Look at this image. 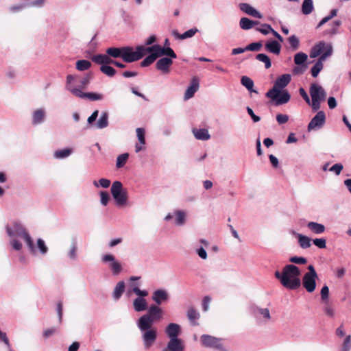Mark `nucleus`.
Wrapping results in <instances>:
<instances>
[{"label": "nucleus", "mask_w": 351, "mask_h": 351, "mask_svg": "<svg viewBox=\"0 0 351 351\" xmlns=\"http://www.w3.org/2000/svg\"><path fill=\"white\" fill-rule=\"evenodd\" d=\"M300 269L298 267L293 264L285 265L282 270L275 271V277L278 279L281 285L289 290H296L301 286L300 276Z\"/></svg>", "instance_id": "f257e3e1"}, {"label": "nucleus", "mask_w": 351, "mask_h": 351, "mask_svg": "<svg viewBox=\"0 0 351 351\" xmlns=\"http://www.w3.org/2000/svg\"><path fill=\"white\" fill-rule=\"evenodd\" d=\"M332 52L333 47L332 44L330 43H326L324 40L319 41L311 48L310 51L311 58H315L320 56L311 69V75L313 77H317L324 67L323 62L331 56Z\"/></svg>", "instance_id": "f03ea898"}, {"label": "nucleus", "mask_w": 351, "mask_h": 351, "mask_svg": "<svg viewBox=\"0 0 351 351\" xmlns=\"http://www.w3.org/2000/svg\"><path fill=\"white\" fill-rule=\"evenodd\" d=\"M143 46H137L136 51L131 47H109L106 52L109 57L121 58L125 62L131 63L139 60L144 56Z\"/></svg>", "instance_id": "7ed1b4c3"}, {"label": "nucleus", "mask_w": 351, "mask_h": 351, "mask_svg": "<svg viewBox=\"0 0 351 351\" xmlns=\"http://www.w3.org/2000/svg\"><path fill=\"white\" fill-rule=\"evenodd\" d=\"M163 316L162 309L156 304L149 306L147 313L141 316L137 322L141 331L151 328L154 323L160 321Z\"/></svg>", "instance_id": "20e7f679"}, {"label": "nucleus", "mask_w": 351, "mask_h": 351, "mask_svg": "<svg viewBox=\"0 0 351 351\" xmlns=\"http://www.w3.org/2000/svg\"><path fill=\"white\" fill-rule=\"evenodd\" d=\"M249 310L257 324L266 325L272 322V316L268 308L252 304Z\"/></svg>", "instance_id": "39448f33"}, {"label": "nucleus", "mask_w": 351, "mask_h": 351, "mask_svg": "<svg viewBox=\"0 0 351 351\" xmlns=\"http://www.w3.org/2000/svg\"><path fill=\"white\" fill-rule=\"evenodd\" d=\"M6 231L10 237H13L16 235L18 237H22L25 241L27 246L29 247L31 251L34 250V241L29 235V234L25 230V228L19 222L13 223V228L7 226Z\"/></svg>", "instance_id": "423d86ee"}, {"label": "nucleus", "mask_w": 351, "mask_h": 351, "mask_svg": "<svg viewBox=\"0 0 351 351\" xmlns=\"http://www.w3.org/2000/svg\"><path fill=\"white\" fill-rule=\"evenodd\" d=\"M266 97L273 101L276 106L285 104L291 99V95L287 90L270 89L267 92Z\"/></svg>", "instance_id": "0eeeda50"}, {"label": "nucleus", "mask_w": 351, "mask_h": 351, "mask_svg": "<svg viewBox=\"0 0 351 351\" xmlns=\"http://www.w3.org/2000/svg\"><path fill=\"white\" fill-rule=\"evenodd\" d=\"M308 270L302 278V285L308 293H312L316 288V279L318 276L313 265H308Z\"/></svg>", "instance_id": "6e6552de"}, {"label": "nucleus", "mask_w": 351, "mask_h": 351, "mask_svg": "<svg viewBox=\"0 0 351 351\" xmlns=\"http://www.w3.org/2000/svg\"><path fill=\"white\" fill-rule=\"evenodd\" d=\"M111 193L115 202L119 206H123L128 200V193L125 189H123L121 182L115 181L111 186Z\"/></svg>", "instance_id": "1a4fd4ad"}, {"label": "nucleus", "mask_w": 351, "mask_h": 351, "mask_svg": "<svg viewBox=\"0 0 351 351\" xmlns=\"http://www.w3.org/2000/svg\"><path fill=\"white\" fill-rule=\"evenodd\" d=\"M143 53H145V51H156L158 57H162L163 56H167L168 58L171 59H175L177 58V55L174 52V51L169 47H162L159 45H154L151 47H145L143 46Z\"/></svg>", "instance_id": "9d476101"}, {"label": "nucleus", "mask_w": 351, "mask_h": 351, "mask_svg": "<svg viewBox=\"0 0 351 351\" xmlns=\"http://www.w3.org/2000/svg\"><path fill=\"white\" fill-rule=\"evenodd\" d=\"M143 53H145V51H156L158 57H162L163 56H167L168 58L171 59H175L177 58V55L174 52V51L169 47H162L159 45H154L151 47H145L143 46Z\"/></svg>", "instance_id": "9b49d317"}, {"label": "nucleus", "mask_w": 351, "mask_h": 351, "mask_svg": "<svg viewBox=\"0 0 351 351\" xmlns=\"http://www.w3.org/2000/svg\"><path fill=\"white\" fill-rule=\"evenodd\" d=\"M142 332H143L142 339L144 347L146 350L149 349L156 340L157 330L152 326L149 329L144 330Z\"/></svg>", "instance_id": "f8f14e48"}, {"label": "nucleus", "mask_w": 351, "mask_h": 351, "mask_svg": "<svg viewBox=\"0 0 351 351\" xmlns=\"http://www.w3.org/2000/svg\"><path fill=\"white\" fill-rule=\"evenodd\" d=\"M326 123V114L324 111H318L308 125V131L319 130Z\"/></svg>", "instance_id": "ddd939ff"}, {"label": "nucleus", "mask_w": 351, "mask_h": 351, "mask_svg": "<svg viewBox=\"0 0 351 351\" xmlns=\"http://www.w3.org/2000/svg\"><path fill=\"white\" fill-rule=\"evenodd\" d=\"M310 95L311 99H316L317 100L324 101L326 97L325 90L319 84L313 83L310 86Z\"/></svg>", "instance_id": "4468645a"}, {"label": "nucleus", "mask_w": 351, "mask_h": 351, "mask_svg": "<svg viewBox=\"0 0 351 351\" xmlns=\"http://www.w3.org/2000/svg\"><path fill=\"white\" fill-rule=\"evenodd\" d=\"M102 261L104 263L111 262L109 267L114 275L119 274L122 270L121 263L115 261V257L112 254H106L103 256Z\"/></svg>", "instance_id": "2eb2a0df"}, {"label": "nucleus", "mask_w": 351, "mask_h": 351, "mask_svg": "<svg viewBox=\"0 0 351 351\" xmlns=\"http://www.w3.org/2000/svg\"><path fill=\"white\" fill-rule=\"evenodd\" d=\"M202 345L206 348H218L219 347V339L209 335H203L200 337Z\"/></svg>", "instance_id": "dca6fc26"}, {"label": "nucleus", "mask_w": 351, "mask_h": 351, "mask_svg": "<svg viewBox=\"0 0 351 351\" xmlns=\"http://www.w3.org/2000/svg\"><path fill=\"white\" fill-rule=\"evenodd\" d=\"M173 64L172 59L168 57H164L159 59L156 64V68L164 74H167L170 72V67Z\"/></svg>", "instance_id": "f3484780"}, {"label": "nucleus", "mask_w": 351, "mask_h": 351, "mask_svg": "<svg viewBox=\"0 0 351 351\" xmlns=\"http://www.w3.org/2000/svg\"><path fill=\"white\" fill-rule=\"evenodd\" d=\"M184 346L182 341L177 338H171L168 342L167 347L162 351H184Z\"/></svg>", "instance_id": "a211bd4d"}, {"label": "nucleus", "mask_w": 351, "mask_h": 351, "mask_svg": "<svg viewBox=\"0 0 351 351\" xmlns=\"http://www.w3.org/2000/svg\"><path fill=\"white\" fill-rule=\"evenodd\" d=\"M152 300L156 303V305L158 306L162 304L163 302H166L169 300V296L167 291L165 289H158L154 291L152 294Z\"/></svg>", "instance_id": "6ab92c4d"}, {"label": "nucleus", "mask_w": 351, "mask_h": 351, "mask_svg": "<svg viewBox=\"0 0 351 351\" xmlns=\"http://www.w3.org/2000/svg\"><path fill=\"white\" fill-rule=\"evenodd\" d=\"M291 80V76L290 74H283L276 80L271 89L284 90V88L289 84Z\"/></svg>", "instance_id": "aec40b11"}, {"label": "nucleus", "mask_w": 351, "mask_h": 351, "mask_svg": "<svg viewBox=\"0 0 351 351\" xmlns=\"http://www.w3.org/2000/svg\"><path fill=\"white\" fill-rule=\"evenodd\" d=\"M165 333L169 339L177 338L181 333V326L176 323H171L165 328Z\"/></svg>", "instance_id": "412c9836"}, {"label": "nucleus", "mask_w": 351, "mask_h": 351, "mask_svg": "<svg viewBox=\"0 0 351 351\" xmlns=\"http://www.w3.org/2000/svg\"><path fill=\"white\" fill-rule=\"evenodd\" d=\"M239 8L241 11L246 13L247 14L252 16L255 18L262 19L263 15L258 11H257L251 5L246 3H241L239 4Z\"/></svg>", "instance_id": "4be33fe9"}, {"label": "nucleus", "mask_w": 351, "mask_h": 351, "mask_svg": "<svg viewBox=\"0 0 351 351\" xmlns=\"http://www.w3.org/2000/svg\"><path fill=\"white\" fill-rule=\"evenodd\" d=\"M306 227L310 232L315 234H322L326 231V227L324 224L315 221L308 222Z\"/></svg>", "instance_id": "5701e85b"}, {"label": "nucleus", "mask_w": 351, "mask_h": 351, "mask_svg": "<svg viewBox=\"0 0 351 351\" xmlns=\"http://www.w3.org/2000/svg\"><path fill=\"white\" fill-rule=\"evenodd\" d=\"M199 88V80L194 77L191 82V85L186 89L184 94V99H189L193 97L195 93L198 90Z\"/></svg>", "instance_id": "b1692460"}, {"label": "nucleus", "mask_w": 351, "mask_h": 351, "mask_svg": "<svg viewBox=\"0 0 351 351\" xmlns=\"http://www.w3.org/2000/svg\"><path fill=\"white\" fill-rule=\"evenodd\" d=\"M341 25V21L340 20H335L332 23V27L326 29L323 32L322 34L324 36L332 37L339 34V27Z\"/></svg>", "instance_id": "393cba45"}, {"label": "nucleus", "mask_w": 351, "mask_h": 351, "mask_svg": "<svg viewBox=\"0 0 351 351\" xmlns=\"http://www.w3.org/2000/svg\"><path fill=\"white\" fill-rule=\"evenodd\" d=\"M192 132L197 140L207 141L210 138L208 131L206 129L193 128Z\"/></svg>", "instance_id": "a878e982"}, {"label": "nucleus", "mask_w": 351, "mask_h": 351, "mask_svg": "<svg viewBox=\"0 0 351 351\" xmlns=\"http://www.w3.org/2000/svg\"><path fill=\"white\" fill-rule=\"evenodd\" d=\"M187 317L193 326H198L197 320L200 317L199 312L193 307H190L187 311Z\"/></svg>", "instance_id": "bb28decb"}, {"label": "nucleus", "mask_w": 351, "mask_h": 351, "mask_svg": "<svg viewBox=\"0 0 351 351\" xmlns=\"http://www.w3.org/2000/svg\"><path fill=\"white\" fill-rule=\"evenodd\" d=\"M147 53H150V54L147 56L141 62V66L142 67H146L149 65H151L152 63H154L156 60L159 58L158 55L156 51H145V55Z\"/></svg>", "instance_id": "cd10ccee"}, {"label": "nucleus", "mask_w": 351, "mask_h": 351, "mask_svg": "<svg viewBox=\"0 0 351 351\" xmlns=\"http://www.w3.org/2000/svg\"><path fill=\"white\" fill-rule=\"evenodd\" d=\"M265 49L269 52L278 55L280 52L281 46L276 40H271L265 44Z\"/></svg>", "instance_id": "c85d7f7f"}, {"label": "nucleus", "mask_w": 351, "mask_h": 351, "mask_svg": "<svg viewBox=\"0 0 351 351\" xmlns=\"http://www.w3.org/2000/svg\"><path fill=\"white\" fill-rule=\"evenodd\" d=\"M133 306L136 311L141 312L147 309V303L145 299L137 298L134 300Z\"/></svg>", "instance_id": "c756f323"}, {"label": "nucleus", "mask_w": 351, "mask_h": 351, "mask_svg": "<svg viewBox=\"0 0 351 351\" xmlns=\"http://www.w3.org/2000/svg\"><path fill=\"white\" fill-rule=\"evenodd\" d=\"M92 60L98 64L106 65L110 64L111 58L106 54H97L92 58Z\"/></svg>", "instance_id": "7c9ffc66"}, {"label": "nucleus", "mask_w": 351, "mask_h": 351, "mask_svg": "<svg viewBox=\"0 0 351 351\" xmlns=\"http://www.w3.org/2000/svg\"><path fill=\"white\" fill-rule=\"evenodd\" d=\"M258 24H259L258 21H252L246 17L241 18L239 22L241 28L245 30L250 29Z\"/></svg>", "instance_id": "2f4dec72"}, {"label": "nucleus", "mask_w": 351, "mask_h": 351, "mask_svg": "<svg viewBox=\"0 0 351 351\" xmlns=\"http://www.w3.org/2000/svg\"><path fill=\"white\" fill-rule=\"evenodd\" d=\"M296 236L298 237V243L300 247H302V249H306L311 247V240L308 237L299 233H298Z\"/></svg>", "instance_id": "473e14b6"}, {"label": "nucleus", "mask_w": 351, "mask_h": 351, "mask_svg": "<svg viewBox=\"0 0 351 351\" xmlns=\"http://www.w3.org/2000/svg\"><path fill=\"white\" fill-rule=\"evenodd\" d=\"M241 83L250 92H251V93L252 92L257 93V91L254 89V82H253V80L251 78H250L249 77H247V76H243L241 77Z\"/></svg>", "instance_id": "72a5a7b5"}, {"label": "nucleus", "mask_w": 351, "mask_h": 351, "mask_svg": "<svg viewBox=\"0 0 351 351\" xmlns=\"http://www.w3.org/2000/svg\"><path fill=\"white\" fill-rule=\"evenodd\" d=\"M125 290V282L123 281L119 282L113 291V297L114 300H119Z\"/></svg>", "instance_id": "f704fd0d"}, {"label": "nucleus", "mask_w": 351, "mask_h": 351, "mask_svg": "<svg viewBox=\"0 0 351 351\" xmlns=\"http://www.w3.org/2000/svg\"><path fill=\"white\" fill-rule=\"evenodd\" d=\"M108 125V113L103 112L101 114L99 119L97 122V127L99 129H103Z\"/></svg>", "instance_id": "c9c22d12"}, {"label": "nucleus", "mask_w": 351, "mask_h": 351, "mask_svg": "<svg viewBox=\"0 0 351 351\" xmlns=\"http://www.w3.org/2000/svg\"><path fill=\"white\" fill-rule=\"evenodd\" d=\"M45 119V111L43 109H38L33 114V124L37 125L43 121Z\"/></svg>", "instance_id": "e433bc0d"}, {"label": "nucleus", "mask_w": 351, "mask_h": 351, "mask_svg": "<svg viewBox=\"0 0 351 351\" xmlns=\"http://www.w3.org/2000/svg\"><path fill=\"white\" fill-rule=\"evenodd\" d=\"M313 10V0H304L302 5V12L304 14L308 15Z\"/></svg>", "instance_id": "4c0bfd02"}, {"label": "nucleus", "mask_w": 351, "mask_h": 351, "mask_svg": "<svg viewBox=\"0 0 351 351\" xmlns=\"http://www.w3.org/2000/svg\"><path fill=\"white\" fill-rule=\"evenodd\" d=\"M338 10L337 9H332L330 10V14L325 17H324L319 23L317 24L316 29L320 28L322 25H324L325 23L328 22L330 20H331L333 17L336 16L337 14Z\"/></svg>", "instance_id": "58836bf2"}, {"label": "nucleus", "mask_w": 351, "mask_h": 351, "mask_svg": "<svg viewBox=\"0 0 351 351\" xmlns=\"http://www.w3.org/2000/svg\"><path fill=\"white\" fill-rule=\"evenodd\" d=\"M197 32L196 28L191 29L186 32H185L182 34H178L177 32H173V34L178 38L183 40L188 38H191L195 35V34Z\"/></svg>", "instance_id": "ea45409f"}, {"label": "nucleus", "mask_w": 351, "mask_h": 351, "mask_svg": "<svg viewBox=\"0 0 351 351\" xmlns=\"http://www.w3.org/2000/svg\"><path fill=\"white\" fill-rule=\"evenodd\" d=\"M308 58V56L304 52L297 53L294 56V62L297 65H301L304 64Z\"/></svg>", "instance_id": "a19ab883"}, {"label": "nucleus", "mask_w": 351, "mask_h": 351, "mask_svg": "<svg viewBox=\"0 0 351 351\" xmlns=\"http://www.w3.org/2000/svg\"><path fill=\"white\" fill-rule=\"evenodd\" d=\"M100 71L108 77H113L116 74V70L108 64L101 65Z\"/></svg>", "instance_id": "79ce46f5"}, {"label": "nucleus", "mask_w": 351, "mask_h": 351, "mask_svg": "<svg viewBox=\"0 0 351 351\" xmlns=\"http://www.w3.org/2000/svg\"><path fill=\"white\" fill-rule=\"evenodd\" d=\"M256 60L260 62L265 63V66L266 69H269L271 66L270 58L265 53H258L256 56Z\"/></svg>", "instance_id": "37998d69"}, {"label": "nucleus", "mask_w": 351, "mask_h": 351, "mask_svg": "<svg viewBox=\"0 0 351 351\" xmlns=\"http://www.w3.org/2000/svg\"><path fill=\"white\" fill-rule=\"evenodd\" d=\"M289 43L290 45L291 49L293 51H295L300 47V40L299 38L295 35H292L288 38Z\"/></svg>", "instance_id": "c03bdc74"}, {"label": "nucleus", "mask_w": 351, "mask_h": 351, "mask_svg": "<svg viewBox=\"0 0 351 351\" xmlns=\"http://www.w3.org/2000/svg\"><path fill=\"white\" fill-rule=\"evenodd\" d=\"M90 66V62L86 60H78L76 62V69L81 71L88 69Z\"/></svg>", "instance_id": "a18cd8bd"}, {"label": "nucleus", "mask_w": 351, "mask_h": 351, "mask_svg": "<svg viewBox=\"0 0 351 351\" xmlns=\"http://www.w3.org/2000/svg\"><path fill=\"white\" fill-rule=\"evenodd\" d=\"M128 158H129V154L128 153H125V154H122L119 155L117 158V163H116L117 167V168L123 167L125 165Z\"/></svg>", "instance_id": "49530a36"}, {"label": "nucleus", "mask_w": 351, "mask_h": 351, "mask_svg": "<svg viewBox=\"0 0 351 351\" xmlns=\"http://www.w3.org/2000/svg\"><path fill=\"white\" fill-rule=\"evenodd\" d=\"M91 78H92V74L88 73L84 77H82V78L77 77V83L80 88H84L88 84L89 81Z\"/></svg>", "instance_id": "de8ad7c7"}, {"label": "nucleus", "mask_w": 351, "mask_h": 351, "mask_svg": "<svg viewBox=\"0 0 351 351\" xmlns=\"http://www.w3.org/2000/svg\"><path fill=\"white\" fill-rule=\"evenodd\" d=\"M176 215V223L180 226L184 223L186 215L185 213L182 210H177L175 213Z\"/></svg>", "instance_id": "09e8293b"}, {"label": "nucleus", "mask_w": 351, "mask_h": 351, "mask_svg": "<svg viewBox=\"0 0 351 351\" xmlns=\"http://www.w3.org/2000/svg\"><path fill=\"white\" fill-rule=\"evenodd\" d=\"M72 152L71 149L66 148L61 150L56 151L54 153V156L56 158H63L69 156Z\"/></svg>", "instance_id": "8fccbe9b"}, {"label": "nucleus", "mask_w": 351, "mask_h": 351, "mask_svg": "<svg viewBox=\"0 0 351 351\" xmlns=\"http://www.w3.org/2000/svg\"><path fill=\"white\" fill-rule=\"evenodd\" d=\"M324 311L325 315L330 318H333L335 315V308L328 302L324 306Z\"/></svg>", "instance_id": "3c124183"}, {"label": "nucleus", "mask_w": 351, "mask_h": 351, "mask_svg": "<svg viewBox=\"0 0 351 351\" xmlns=\"http://www.w3.org/2000/svg\"><path fill=\"white\" fill-rule=\"evenodd\" d=\"M93 184L96 187L101 186L103 188H108L110 185V180L106 178H101L98 182L95 180Z\"/></svg>", "instance_id": "603ef678"}, {"label": "nucleus", "mask_w": 351, "mask_h": 351, "mask_svg": "<svg viewBox=\"0 0 351 351\" xmlns=\"http://www.w3.org/2000/svg\"><path fill=\"white\" fill-rule=\"evenodd\" d=\"M313 244L320 249L326 247V240L324 238H317L313 240Z\"/></svg>", "instance_id": "864d4df0"}, {"label": "nucleus", "mask_w": 351, "mask_h": 351, "mask_svg": "<svg viewBox=\"0 0 351 351\" xmlns=\"http://www.w3.org/2000/svg\"><path fill=\"white\" fill-rule=\"evenodd\" d=\"M272 27L270 25L264 23L261 25V27L256 28V30L264 35L268 34L269 32H271Z\"/></svg>", "instance_id": "5fc2aeb1"}, {"label": "nucleus", "mask_w": 351, "mask_h": 351, "mask_svg": "<svg viewBox=\"0 0 351 351\" xmlns=\"http://www.w3.org/2000/svg\"><path fill=\"white\" fill-rule=\"evenodd\" d=\"M343 169V167L341 163H336L333 165L330 168H329L328 171L334 172L335 175L339 176Z\"/></svg>", "instance_id": "6e6d98bb"}, {"label": "nucleus", "mask_w": 351, "mask_h": 351, "mask_svg": "<svg viewBox=\"0 0 351 351\" xmlns=\"http://www.w3.org/2000/svg\"><path fill=\"white\" fill-rule=\"evenodd\" d=\"M262 47L261 43H252L247 46L245 47V49H247V51H258L261 49Z\"/></svg>", "instance_id": "4d7b16f0"}, {"label": "nucleus", "mask_w": 351, "mask_h": 351, "mask_svg": "<svg viewBox=\"0 0 351 351\" xmlns=\"http://www.w3.org/2000/svg\"><path fill=\"white\" fill-rule=\"evenodd\" d=\"M86 97L91 101L101 100L103 99V95L96 93H86Z\"/></svg>", "instance_id": "13d9d810"}, {"label": "nucleus", "mask_w": 351, "mask_h": 351, "mask_svg": "<svg viewBox=\"0 0 351 351\" xmlns=\"http://www.w3.org/2000/svg\"><path fill=\"white\" fill-rule=\"evenodd\" d=\"M136 134L138 138L139 143L141 145H144L145 143V130L143 128H138L136 129Z\"/></svg>", "instance_id": "bf43d9fd"}, {"label": "nucleus", "mask_w": 351, "mask_h": 351, "mask_svg": "<svg viewBox=\"0 0 351 351\" xmlns=\"http://www.w3.org/2000/svg\"><path fill=\"white\" fill-rule=\"evenodd\" d=\"M290 262L295 264L304 265L307 263V260L304 257L302 256H293L290 258Z\"/></svg>", "instance_id": "052dcab7"}, {"label": "nucleus", "mask_w": 351, "mask_h": 351, "mask_svg": "<svg viewBox=\"0 0 351 351\" xmlns=\"http://www.w3.org/2000/svg\"><path fill=\"white\" fill-rule=\"evenodd\" d=\"M68 89L76 97L81 98L86 97V93H82L79 88L69 86Z\"/></svg>", "instance_id": "680f3d73"}, {"label": "nucleus", "mask_w": 351, "mask_h": 351, "mask_svg": "<svg viewBox=\"0 0 351 351\" xmlns=\"http://www.w3.org/2000/svg\"><path fill=\"white\" fill-rule=\"evenodd\" d=\"M37 245L42 254H44L47 252L48 248L42 239H38L37 240Z\"/></svg>", "instance_id": "e2e57ef3"}, {"label": "nucleus", "mask_w": 351, "mask_h": 351, "mask_svg": "<svg viewBox=\"0 0 351 351\" xmlns=\"http://www.w3.org/2000/svg\"><path fill=\"white\" fill-rule=\"evenodd\" d=\"M351 348V336L348 335L343 343L341 351H349Z\"/></svg>", "instance_id": "0e129e2a"}, {"label": "nucleus", "mask_w": 351, "mask_h": 351, "mask_svg": "<svg viewBox=\"0 0 351 351\" xmlns=\"http://www.w3.org/2000/svg\"><path fill=\"white\" fill-rule=\"evenodd\" d=\"M100 197H101V204H103L104 206H106L110 199V195H109L108 193L106 191H101Z\"/></svg>", "instance_id": "69168bd1"}, {"label": "nucleus", "mask_w": 351, "mask_h": 351, "mask_svg": "<svg viewBox=\"0 0 351 351\" xmlns=\"http://www.w3.org/2000/svg\"><path fill=\"white\" fill-rule=\"evenodd\" d=\"M276 121L279 124L286 123L289 121V116L284 114H278L276 115Z\"/></svg>", "instance_id": "338daca9"}, {"label": "nucleus", "mask_w": 351, "mask_h": 351, "mask_svg": "<svg viewBox=\"0 0 351 351\" xmlns=\"http://www.w3.org/2000/svg\"><path fill=\"white\" fill-rule=\"evenodd\" d=\"M320 294L322 300H326L328 298L329 289L327 285L323 286V287L321 289Z\"/></svg>", "instance_id": "774afa93"}]
</instances>
